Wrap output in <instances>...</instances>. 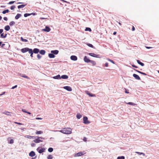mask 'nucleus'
<instances>
[{"label":"nucleus","instance_id":"7ed1b4c3","mask_svg":"<svg viewBox=\"0 0 159 159\" xmlns=\"http://www.w3.org/2000/svg\"><path fill=\"white\" fill-rule=\"evenodd\" d=\"M31 49L29 48H22L21 49V50L22 52L25 53L27 52H29V51H30V50H31Z\"/></svg>","mask_w":159,"mask_h":159},{"label":"nucleus","instance_id":"4c0bfd02","mask_svg":"<svg viewBox=\"0 0 159 159\" xmlns=\"http://www.w3.org/2000/svg\"><path fill=\"white\" fill-rule=\"evenodd\" d=\"M53 151V149L52 148H50L48 149V151L49 152H52Z\"/></svg>","mask_w":159,"mask_h":159},{"label":"nucleus","instance_id":"49530a36","mask_svg":"<svg viewBox=\"0 0 159 159\" xmlns=\"http://www.w3.org/2000/svg\"><path fill=\"white\" fill-rule=\"evenodd\" d=\"M14 143V141L12 139H11L9 143L10 144H12Z\"/></svg>","mask_w":159,"mask_h":159},{"label":"nucleus","instance_id":"58836bf2","mask_svg":"<svg viewBox=\"0 0 159 159\" xmlns=\"http://www.w3.org/2000/svg\"><path fill=\"white\" fill-rule=\"evenodd\" d=\"M53 157L52 155H50L48 157V159H52Z\"/></svg>","mask_w":159,"mask_h":159},{"label":"nucleus","instance_id":"de8ad7c7","mask_svg":"<svg viewBox=\"0 0 159 159\" xmlns=\"http://www.w3.org/2000/svg\"><path fill=\"white\" fill-rule=\"evenodd\" d=\"M15 2V1H10L8 3V4H12L13 3H14Z\"/></svg>","mask_w":159,"mask_h":159},{"label":"nucleus","instance_id":"4be33fe9","mask_svg":"<svg viewBox=\"0 0 159 159\" xmlns=\"http://www.w3.org/2000/svg\"><path fill=\"white\" fill-rule=\"evenodd\" d=\"M134 70L135 71H136L137 72H138L142 74H143L144 75H147V74L144 73H143V72H142L141 71H139V70H136V69H134Z\"/></svg>","mask_w":159,"mask_h":159},{"label":"nucleus","instance_id":"20e7f679","mask_svg":"<svg viewBox=\"0 0 159 159\" xmlns=\"http://www.w3.org/2000/svg\"><path fill=\"white\" fill-rule=\"evenodd\" d=\"M84 123L85 124H88L90 123V122L88 120V118L86 116H84L83 117Z\"/></svg>","mask_w":159,"mask_h":159},{"label":"nucleus","instance_id":"338daca9","mask_svg":"<svg viewBox=\"0 0 159 159\" xmlns=\"http://www.w3.org/2000/svg\"><path fill=\"white\" fill-rule=\"evenodd\" d=\"M125 93H129V92L128 91L125 90Z\"/></svg>","mask_w":159,"mask_h":159},{"label":"nucleus","instance_id":"a878e982","mask_svg":"<svg viewBox=\"0 0 159 159\" xmlns=\"http://www.w3.org/2000/svg\"><path fill=\"white\" fill-rule=\"evenodd\" d=\"M137 62L139 64L142 66H143L144 65V63L140 62V61H139V60H137Z\"/></svg>","mask_w":159,"mask_h":159},{"label":"nucleus","instance_id":"0e129e2a","mask_svg":"<svg viewBox=\"0 0 159 159\" xmlns=\"http://www.w3.org/2000/svg\"><path fill=\"white\" fill-rule=\"evenodd\" d=\"M31 145L32 147H34V146L35 144L34 143H32Z\"/></svg>","mask_w":159,"mask_h":159},{"label":"nucleus","instance_id":"79ce46f5","mask_svg":"<svg viewBox=\"0 0 159 159\" xmlns=\"http://www.w3.org/2000/svg\"><path fill=\"white\" fill-rule=\"evenodd\" d=\"M85 30V31H91V30L90 28L87 27L86 28Z\"/></svg>","mask_w":159,"mask_h":159},{"label":"nucleus","instance_id":"9d476101","mask_svg":"<svg viewBox=\"0 0 159 159\" xmlns=\"http://www.w3.org/2000/svg\"><path fill=\"white\" fill-rule=\"evenodd\" d=\"M84 60L85 62L88 63L89 62H90L91 61V60L87 58V57L86 56H85L84 57Z\"/></svg>","mask_w":159,"mask_h":159},{"label":"nucleus","instance_id":"dca6fc26","mask_svg":"<svg viewBox=\"0 0 159 159\" xmlns=\"http://www.w3.org/2000/svg\"><path fill=\"white\" fill-rule=\"evenodd\" d=\"M29 155L30 156L33 157L35 155V153L34 152L32 151L29 153Z\"/></svg>","mask_w":159,"mask_h":159},{"label":"nucleus","instance_id":"680f3d73","mask_svg":"<svg viewBox=\"0 0 159 159\" xmlns=\"http://www.w3.org/2000/svg\"><path fill=\"white\" fill-rule=\"evenodd\" d=\"M40 19L41 20H43V19H47V18H44V17H40Z\"/></svg>","mask_w":159,"mask_h":159},{"label":"nucleus","instance_id":"4468645a","mask_svg":"<svg viewBox=\"0 0 159 159\" xmlns=\"http://www.w3.org/2000/svg\"><path fill=\"white\" fill-rule=\"evenodd\" d=\"M33 53L34 52V53H38L39 51V49L38 48H35L33 50Z\"/></svg>","mask_w":159,"mask_h":159},{"label":"nucleus","instance_id":"a19ab883","mask_svg":"<svg viewBox=\"0 0 159 159\" xmlns=\"http://www.w3.org/2000/svg\"><path fill=\"white\" fill-rule=\"evenodd\" d=\"M25 137H26V138H27L30 139V138H33V137H34V136H29V135H27V136H25Z\"/></svg>","mask_w":159,"mask_h":159},{"label":"nucleus","instance_id":"774afa93","mask_svg":"<svg viewBox=\"0 0 159 159\" xmlns=\"http://www.w3.org/2000/svg\"><path fill=\"white\" fill-rule=\"evenodd\" d=\"M4 45H5V44H2V46L1 47H3L4 46Z\"/></svg>","mask_w":159,"mask_h":159},{"label":"nucleus","instance_id":"f8f14e48","mask_svg":"<svg viewBox=\"0 0 159 159\" xmlns=\"http://www.w3.org/2000/svg\"><path fill=\"white\" fill-rule=\"evenodd\" d=\"M70 59L73 61H76L77 59V57L73 55L70 57Z\"/></svg>","mask_w":159,"mask_h":159},{"label":"nucleus","instance_id":"69168bd1","mask_svg":"<svg viewBox=\"0 0 159 159\" xmlns=\"http://www.w3.org/2000/svg\"><path fill=\"white\" fill-rule=\"evenodd\" d=\"M116 34V32H114L113 33V34L114 35H115Z\"/></svg>","mask_w":159,"mask_h":159},{"label":"nucleus","instance_id":"864d4df0","mask_svg":"<svg viewBox=\"0 0 159 159\" xmlns=\"http://www.w3.org/2000/svg\"><path fill=\"white\" fill-rule=\"evenodd\" d=\"M17 87V85H15V86H14L13 87L11 88V89H15V88H16V87Z\"/></svg>","mask_w":159,"mask_h":159},{"label":"nucleus","instance_id":"ddd939ff","mask_svg":"<svg viewBox=\"0 0 159 159\" xmlns=\"http://www.w3.org/2000/svg\"><path fill=\"white\" fill-rule=\"evenodd\" d=\"M85 92L90 97H95L96 96L95 94H91L90 93H89L88 91H86Z\"/></svg>","mask_w":159,"mask_h":159},{"label":"nucleus","instance_id":"c03bdc74","mask_svg":"<svg viewBox=\"0 0 159 159\" xmlns=\"http://www.w3.org/2000/svg\"><path fill=\"white\" fill-rule=\"evenodd\" d=\"M87 45H88V46L89 47H91V48H93V46L92 44H91L88 43V44H87Z\"/></svg>","mask_w":159,"mask_h":159},{"label":"nucleus","instance_id":"e2e57ef3","mask_svg":"<svg viewBox=\"0 0 159 159\" xmlns=\"http://www.w3.org/2000/svg\"><path fill=\"white\" fill-rule=\"evenodd\" d=\"M132 67H134L135 68H138V67L137 66H135L134 65H132Z\"/></svg>","mask_w":159,"mask_h":159},{"label":"nucleus","instance_id":"bf43d9fd","mask_svg":"<svg viewBox=\"0 0 159 159\" xmlns=\"http://www.w3.org/2000/svg\"><path fill=\"white\" fill-rule=\"evenodd\" d=\"M145 47L146 48H147V49H149V48H152V47H147V46H146Z\"/></svg>","mask_w":159,"mask_h":159},{"label":"nucleus","instance_id":"c756f323","mask_svg":"<svg viewBox=\"0 0 159 159\" xmlns=\"http://www.w3.org/2000/svg\"><path fill=\"white\" fill-rule=\"evenodd\" d=\"M20 39H21V40L23 42H28V40L27 39H24L23 38V37H21L20 38Z\"/></svg>","mask_w":159,"mask_h":159},{"label":"nucleus","instance_id":"7c9ffc66","mask_svg":"<svg viewBox=\"0 0 159 159\" xmlns=\"http://www.w3.org/2000/svg\"><path fill=\"white\" fill-rule=\"evenodd\" d=\"M76 117L78 119H80L82 117V115L80 114H77L76 115Z\"/></svg>","mask_w":159,"mask_h":159},{"label":"nucleus","instance_id":"39448f33","mask_svg":"<svg viewBox=\"0 0 159 159\" xmlns=\"http://www.w3.org/2000/svg\"><path fill=\"white\" fill-rule=\"evenodd\" d=\"M89 55L93 57L97 58L100 57V55L99 54H96L94 53H89Z\"/></svg>","mask_w":159,"mask_h":159},{"label":"nucleus","instance_id":"b1692460","mask_svg":"<svg viewBox=\"0 0 159 159\" xmlns=\"http://www.w3.org/2000/svg\"><path fill=\"white\" fill-rule=\"evenodd\" d=\"M39 53L40 54L44 55L45 53V51L44 50H42L39 52Z\"/></svg>","mask_w":159,"mask_h":159},{"label":"nucleus","instance_id":"a18cd8bd","mask_svg":"<svg viewBox=\"0 0 159 159\" xmlns=\"http://www.w3.org/2000/svg\"><path fill=\"white\" fill-rule=\"evenodd\" d=\"M37 58H38L39 59H40L41 57V56H40L39 54H38L37 55Z\"/></svg>","mask_w":159,"mask_h":159},{"label":"nucleus","instance_id":"e433bc0d","mask_svg":"<svg viewBox=\"0 0 159 159\" xmlns=\"http://www.w3.org/2000/svg\"><path fill=\"white\" fill-rule=\"evenodd\" d=\"M15 24V22L14 21H11L9 23V25L10 26H12Z\"/></svg>","mask_w":159,"mask_h":159},{"label":"nucleus","instance_id":"2f4dec72","mask_svg":"<svg viewBox=\"0 0 159 159\" xmlns=\"http://www.w3.org/2000/svg\"><path fill=\"white\" fill-rule=\"evenodd\" d=\"M7 34H6L5 35H4V33L1 34V37L2 38H5L7 36Z\"/></svg>","mask_w":159,"mask_h":159},{"label":"nucleus","instance_id":"603ef678","mask_svg":"<svg viewBox=\"0 0 159 159\" xmlns=\"http://www.w3.org/2000/svg\"><path fill=\"white\" fill-rule=\"evenodd\" d=\"M83 140L85 142H86L87 141L86 138L85 137H84V139H83Z\"/></svg>","mask_w":159,"mask_h":159},{"label":"nucleus","instance_id":"c85d7f7f","mask_svg":"<svg viewBox=\"0 0 159 159\" xmlns=\"http://www.w3.org/2000/svg\"><path fill=\"white\" fill-rule=\"evenodd\" d=\"M93 66H94L96 65V62L95 61L93 60H91L90 62Z\"/></svg>","mask_w":159,"mask_h":159},{"label":"nucleus","instance_id":"8fccbe9b","mask_svg":"<svg viewBox=\"0 0 159 159\" xmlns=\"http://www.w3.org/2000/svg\"><path fill=\"white\" fill-rule=\"evenodd\" d=\"M14 123L15 124H17L19 125H22V124L21 123H18V122H15Z\"/></svg>","mask_w":159,"mask_h":159},{"label":"nucleus","instance_id":"5fc2aeb1","mask_svg":"<svg viewBox=\"0 0 159 159\" xmlns=\"http://www.w3.org/2000/svg\"><path fill=\"white\" fill-rule=\"evenodd\" d=\"M35 119L36 120H42V119L39 117H36Z\"/></svg>","mask_w":159,"mask_h":159},{"label":"nucleus","instance_id":"a211bd4d","mask_svg":"<svg viewBox=\"0 0 159 159\" xmlns=\"http://www.w3.org/2000/svg\"><path fill=\"white\" fill-rule=\"evenodd\" d=\"M68 76L66 75H63L61 76V78L64 79H66L68 78Z\"/></svg>","mask_w":159,"mask_h":159},{"label":"nucleus","instance_id":"412c9836","mask_svg":"<svg viewBox=\"0 0 159 159\" xmlns=\"http://www.w3.org/2000/svg\"><path fill=\"white\" fill-rule=\"evenodd\" d=\"M21 16V15L20 14H17L15 18L16 19H18Z\"/></svg>","mask_w":159,"mask_h":159},{"label":"nucleus","instance_id":"6ab92c4d","mask_svg":"<svg viewBox=\"0 0 159 159\" xmlns=\"http://www.w3.org/2000/svg\"><path fill=\"white\" fill-rule=\"evenodd\" d=\"M48 56L50 58H53L55 57V55L53 53H49Z\"/></svg>","mask_w":159,"mask_h":159},{"label":"nucleus","instance_id":"37998d69","mask_svg":"<svg viewBox=\"0 0 159 159\" xmlns=\"http://www.w3.org/2000/svg\"><path fill=\"white\" fill-rule=\"evenodd\" d=\"M15 7H16L14 5H13V6H11L10 8L11 10H13L15 8Z\"/></svg>","mask_w":159,"mask_h":159},{"label":"nucleus","instance_id":"393cba45","mask_svg":"<svg viewBox=\"0 0 159 159\" xmlns=\"http://www.w3.org/2000/svg\"><path fill=\"white\" fill-rule=\"evenodd\" d=\"M10 29V28L9 25H7L5 27V29L6 31H8Z\"/></svg>","mask_w":159,"mask_h":159},{"label":"nucleus","instance_id":"473e14b6","mask_svg":"<svg viewBox=\"0 0 159 159\" xmlns=\"http://www.w3.org/2000/svg\"><path fill=\"white\" fill-rule=\"evenodd\" d=\"M22 111H23V112H25V113H28V114H29V115H30L31 114L30 112H28V111H26L25 110V109H22Z\"/></svg>","mask_w":159,"mask_h":159},{"label":"nucleus","instance_id":"72a5a7b5","mask_svg":"<svg viewBox=\"0 0 159 159\" xmlns=\"http://www.w3.org/2000/svg\"><path fill=\"white\" fill-rule=\"evenodd\" d=\"M135 152L139 155H143V156H144L145 155V154L143 153L140 152Z\"/></svg>","mask_w":159,"mask_h":159},{"label":"nucleus","instance_id":"423d86ee","mask_svg":"<svg viewBox=\"0 0 159 159\" xmlns=\"http://www.w3.org/2000/svg\"><path fill=\"white\" fill-rule=\"evenodd\" d=\"M85 153H84V152H79L76 153L75 154V157H80L82 155H84V154Z\"/></svg>","mask_w":159,"mask_h":159},{"label":"nucleus","instance_id":"13d9d810","mask_svg":"<svg viewBox=\"0 0 159 159\" xmlns=\"http://www.w3.org/2000/svg\"><path fill=\"white\" fill-rule=\"evenodd\" d=\"M3 31V30L1 29L0 30V34H1Z\"/></svg>","mask_w":159,"mask_h":159},{"label":"nucleus","instance_id":"052dcab7","mask_svg":"<svg viewBox=\"0 0 159 159\" xmlns=\"http://www.w3.org/2000/svg\"><path fill=\"white\" fill-rule=\"evenodd\" d=\"M3 19L4 20H6V21L7 20V17H4Z\"/></svg>","mask_w":159,"mask_h":159},{"label":"nucleus","instance_id":"4d7b16f0","mask_svg":"<svg viewBox=\"0 0 159 159\" xmlns=\"http://www.w3.org/2000/svg\"><path fill=\"white\" fill-rule=\"evenodd\" d=\"M109 60L113 64H114V62L113 60L110 59H109Z\"/></svg>","mask_w":159,"mask_h":159},{"label":"nucleus","instance_id":"3c124183","mask_svg":"<svg viewBox=\"0 0 159 159\" xmlns=\"http://www.w3.org/2000/svg\"><path fill=\"white\" fill-rule=\"evenodd\" d=\"M132 31H134L135 30V28L134 27V26H132Z\"/></svg>","mask_w":159,"mask_h":159},{"label":"nucleus","instance_id":"f03ea898","mask_svg":"<svg viewBox=\"0 0 159 159\" xmlns=\"http://www.w3.org/2000/svg\"><path fill=\"white\" fill-rule=\"evenodd\" d=\"M38 138L36 139H35L33 140V142H34L36 143H39L40 142H42L43 140L41 139H44V138L42 137H38Z\"/></svg>","mask_w":159,"mask_h":159},{"label":"nucleus","instance_id":"aec40b11","mask_svg":"<svg viewBox=\"0 0 159 159\" xmlns=\"http://www.w3.org/2000/svg\"><path fill=\"white\" fill-rule=\"evenodd\" d=\"M53 78L54 79H60L61 78L60 75H58L57 76H54Z\"/></svg>","mask_w":159,"mask_h":159},{"label":"nucleus","instance_id":"0eeeda50","mask_svg":"<svg viewBox=\"0 0 159 159\" xmlns=\"http://www.w3.org/2000/svg\"><path fill=\"white\" fill-rule=\"evenodd\" d=\"M50 30L51 29L50 28L47 26H46L45 29H42V31L47 32H49L50 31Z\"/></svg>","mask_w":159,"mask_h":159},{"label":"nucleus","instance_id":"f3484780","mask_svg":"<svg viewBox=\"0 0 159 159\" xmlns=\"http://www.w3.org/2000/svg\"><path fill=\"white\" fill-rule=\"evenodd\" d=\"M45 151V149L44 148H41L40 149L38 152L39 153H41L42 152H44Z\"/></svg>","mask_w":159,"mask_h":159},{"label":"nucleus","instance_id":"1a4fd4ad","mask_svg":"<svg viewBox=\"0 0 159 159\" xmlns=\"http://www.w3.org/2000/svg\"><path fill=\"white\" fill-rule=\"evenodd\" d=\"M36 13H30V14H29V13H25L24 14V16L25 17H26L28 16H30L31 15H33L34 16V15H36Z\"/></svg>","mask_w":159,"mask_h":159},{"label":"nucleus","instance_id":"cd10ccee","mask_svg":"<svg viewBox=\"0 0 159 159\" xmlns=\"http://www.w3.org/2000/svg\"><path fill=\"white\" fill-rule=\"evenodd\" d=\"M29 53L30 54V56L32 57H33V51L32 49H31V50H30V51H29Z\"/></svg>","mask_w":159,"mask_h":159},{"label":"nucleus","instance_id":"9b49d317","mask_svg":"<svg viewBox=\"0 0 159 159\" xmlns=\"http://www.w3.org/2000/svg\"><path fill=\"white\" fill-rule=\"evenodd\" d=\"M133 76L137 80H140V78L139 76L136 74H133Z\"/></svg>","mask_w":159,"mask_h":159},{"label":"nucleus","instance_id":"6e6552de","mask_svg":"<svg viewBox=\"0 0 159 159\" xmlns=\"http://www.w3.org/2000/svg\"><path fill=\"white\" fill-rule=\"evenodd\" d=\"M63 88L69 91H72V89L71 88L70 86H64L63 87Z\"/></svg>","mask_w":159,"mask_h":159},{"label":"nucleus","instance_id":"09e8293b","mask_svg":"<svg viewBox=\"0 0 159 159\" xmlns=\"http://www.w3.org/2000/svg\"><path fill=\"white\" fill-rule=\"evenodd\" d=\"M21 76L23 77L26 78L27 79H29V78L26 75H23V76Z\"/></svg>","mask_w":159,"mask_h":159},{"label":"nucleus","instance_id":"2eb2a0df","mask_svg":"<svg viewBox=\"0 0 159 159\" xmlns=\"http://www.w3.org/2000/svg\"><path fill=\"white\" fill-rule=\"evenodd\" d=\"M59 52V51L57 50H52L51 51V53L55 55L57 54Z\"/></svg>","mask_w":159,"mask_h":159},{"label":"nucleus","instance_id":"f704fd0d","mask_svg":"<svg viewBox=\"0 0 159 159\" xmlns=\"http://www.w3.org/2000/svg\"><path fill=\"white\" fill-rule=\"evenodd\" d=\"M9 12V11L8 9H6L2 12V13L3 14H5L7 13H8Z\"/></svg>","mask_w":159,"mask_h":159},{"label":"nucleus","instance_id":"f257e3e1","mask_svg":"<svg viewBox=\"0 0 159 159\" xmlns=\"http://www.w3.org/2000/svg\"><path fill=\"white\" fill-rule=\"evenodd\" d=\"M60 132L66 134H70L71 133V129L70 128H65L63 130L59 131Z\"/></svg>","mask_w":159,"mask_h":159},{"label":"nucleus","instance_id":"bb28decb","mask_svg":"<svg viewBox=\"0 0 159 159\" xmlns=\"http://www.w3.org/2000/svg\"><path fill=\"white\" fill-rule=\"evenodd\" d=\"M127 104H129L130 105H133V106H135L137 104H135L134 103L132 102H129L126 103Z\"/></svg>","mask_w":159,"mask_h":159},{"label":"nucleus","instance_id":"5701e85b","mask_svg":"<svg viewBox=\"0 0 159 159\" xmlns=\"http://www.w3.org/2000/svg\"><path fill=\"white\" fill-rule=\"evenodd\" d=\"M26 5V4H25V5L22 4V5H19V6H18V8L19 9L20 8H23Z\"/></svg>","mask_w":159,"mask_h":159},{"label":"nucleus","instance_id":"ea45409f","mask_svg":"<svg viewBox=\"0 0 159 159\" xmlns=\"http://www.w3.org/2000/svg\"><path fill=\"white\" fill-rule=\"evenodd\" d=\"M125 157L124 156H121L118 157L117 159H125Z\"/></svg>","mask_w":159,"mask_h":159},{"label":"nucleus","instance_id":"c9c22d12","mask_svg":"<svg viewBox=\"0 0 159 159\" xmlns=\"http://www.w3.org/2000/svg\"><path fill=\"white\" fill-rule=\"evenodd\" d=\"M43 133V132L41 131H39L36 132V134H40Z\"/></svg>","mask_w":159,"mask_h":159},{"label":"nucleus","instance_id":"6e6d98bb","mask_svg":"<svg viewBox=\"0 0 159 159\" xmlns=\"http://www.w3.org/2000/svg\"><path fill=\"white\" fill-rule=\"evenodd\" d=\"M108 66V63H106L105 64V66L107 67Z\"/></svg>","mask_w":159,"mask_h":159}]
</instances>
